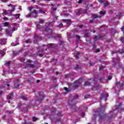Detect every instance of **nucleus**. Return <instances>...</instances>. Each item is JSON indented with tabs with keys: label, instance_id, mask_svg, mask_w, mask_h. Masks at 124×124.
Masks as SVG:
<instances>
[{
	"label": "nucleus",
	"instance_id": "nucleus-1",
	"mask_svg": "<svg viewBox=\"0 0 124 124\" xmlns=\"http://www.w3.org/2000/svg\"><path fill=\"white\" fill-rule=\"evenodd\" d=\"M105 107L103 106L101 108H99L97 109V110H94L95 114L92 119L93 122H95L96 114H98L100 120H103L105 118Z\"/></svg>",
	"mask_w": 124,
	"mask_h": 124
},
{
	"label": "nucleus",
	"instance_id": "nucleus-2",
	"mask_svg": "<svg viewBox=\"0 0 124 124\" xmlns=\"http://www.w3.org/2000/svg\"><path fill=\"white\" fill-rule=\"evenodd\" d=\"M54 47V44L51 43V44H49L47 45H43V46H39L38 49H39V53H42L43 51H47V49L48 48H53Z\"/></svg>",
	"mask_w": 124,
	"mask_h": 124
},
{
	"label": "nucleus",
	"instance_id": "nucleus-3",
	"mask_svg": "<svg viewBox=\"0 0 124 124\" xmlns=\"http://www.w3.org/2000/svg\"><path fill=\"white\" fill-rule=\"evenodd\" d=\"M38 14L37 13V11L36 10H34L33 11L31 12L29 15L26 16L27 18H29L32 16V17H34V18H35L37 17V15Z\"/></svg>",
	"mask_w": 124,
	"mask_h": 124
},
{
	"label": "nucleus",
	"instance_id": "nucleus-4",
	"mask_svg": "<svg viewBox=\"0 0 124 124\" xmlns=\"http://www.w3.org/2000/svg\"><path fill=\"white\" fill-rule=\"evenodd\" d=\"M78 98V95H76L74 96L73 99H72V101L70 103V101L69 100L68 101V103H69L71 106V107H73L76 106V104L75 103H73L75 99H77Z\"/></svg>",
	"mask_w": 124,
	"mask_h": 124
},
{
	"label": "nucleus",
	"instance_id": "nucleus-5",
	"mask_svg": "<svg viewBox=\"0 0 124 124\" xmlns=\"http://www.w3.org/2000/svg\"><path fill=\"white\" fill-rule=\"evenodd\" d=\"M45 31H50V33L49 34H47L46 35L47 36L48 38H50L51 37H52V32H53V30H52V29H49V27H48V26H46V29L45 30Z\"/></svg>",
	"mask_w": 124,
	"mask_h": 124
},
{
	"label": "nucleus",
	"instance_id": "nucleus-6",
	"mask_svg": "<svg viewBox=\"0 0 124 124\" xmlns=\"http://www.w3.org/2000/svg\"><path fill=\"white\" fill-rule=\"evenodd\" d=\"M81 84H82V82H81L80 79H78L74 82L73 87L78 88Z\"/></svg>",
	"mask_w": 124,
	"mask_h": 124
},
{
	"label": "nucleus",
	"instance_id": "nucleus-7",
	"mask_svg": "<svg viewBox=\"0 0 124 124\" xmlns=\"http://www.w3.org/2000/svg\"><path fill=\"white\" fill-rule=\"evenodd\" d=\"M93 83L95 84L93 89H97L98 88V87H99V84H97V82L96 81H95V77H94L93 78Z\"/></svg>",
	"mask_w": 124,
	"mask_h": 124
},
{
	"label": "nucleus",
	"instance_id": "nucleus-8",
	"mask_svg": "<svg viewBox=\"0 0 124 124\" xmlns=\"http://www.w3.org/2000/svg\"><path fill=\"white\" fill-rule=\"evenodd\" d=\"M62 22L69 26H70V24H71V20L70 19H62Z\"/></svg>",
	"mask_w": 124,
	"mask_h": 124
},
{
	"label": "nucleus",
	"instance_id": "nucleus-9",
	"mask_svg": "<svg viewBox=\"0 0 124 124\" xmlns=\"http://www.w3.org/2000/svg\"><path fill=\"white\" fill-rule=\"evenodd\" d=\"M92 18H93V19H96L97 18H99L100 19L101 18V16H97V15L94 14H92Z\"/></svg>",
	"mask_w": 124,
	"mask_h": 124
},
{
	"label": "nucleus",
	"instance_id": "nucleus-10",
	"mask_svg": "<svg viewBox=\"0 0 124 124\" xmlns=\"http://www.w3.org/2000/svg\"><path fill=\"white\" fill-rule=\"evenodd\" d=\"M13 96H14V93L12 92L9 94L7 99H12V98H13Z\"/></svg>",
	"mask_w": 124,
	"mask_h": 124
},
{
	"label": "nucleus",
	"instance_id": "nucleus-11",
	"mask_svg": "<svg viewBox=\"0 0 124 124\" xmlns=\"http://www.w3.org/2000/svg\"><path fill=\"white\" fill-rule=\"evenodd\" d=\"M15 5L12 6V9L11 10H8L10 12V14H12V12H14L15 11Z\"/></svg>",
	"mask_w": 124,
	"mask_h": 124
},
{
	"label": "nucleus",
	"instance_id": "nucleus-12",
	"mask_svg": "<svg viewBox=\"0 0 124 124\" xmlns=\"http://www.w3.org/2000/svg\"><path fill=\"white\" fill-rule=\"evenodd\" d=\"M44 97H45V96H44V95H40V98L37 99V101H42L43 98H44Z\"/></svg>",
	"mask_w": 124,
	"mask_h": 124
},
{
	"label": "nucleus",
	"instance_id": "nucleus-13",
	"mask_svg": "<svg viewBox=\"0 0 124 124\" xmlns=\"http://www.w3.org/2000/svg\"><path fill=\"white\" fill-rule=\"evenodd\" d=\"M38 37V35H36V34H34V42H35V43L37 44L38 42H37V40H36V39Z\"/></svg>",
	"mask_w": 124,
	"mask_h": 124
},
{
	"label": "nucleus",
	"instance_id": "nucleus-14",
	"mask_svg": "<svg viewBox=\"0 0 124 124\" xmlns=\"http://www.w3.org/2000/svg\"><path fill=\"white\" fill-rule=\"evenodd\" d=\"M20 14H17L16 15L13 14L12 15V16H14V17H16V19H19V18H20Z\"/></svg>",
	"mask_w": 124,
	"mask_h": 124
},
{
	"label": "nucleus",
	"instance_id": "nucleus-15",
	"mask_svg": "<svg viewBox=\"0 0 124 124\" xmlns=\"http://www.w3.org/2000/svg\"><path fill=\"white\" fill-rule=\"evenodd\" d=\"M19 83H18V81H16L15 82V88L14 89H17L18 87H19Z\"/></svg>",
	"mask_w": 124,
	"mask_h": 124
},
{
	"label": "nucleus",
	"instance_id": "nucleus-16",
	"mask_svg": "<svg viewBox=\"0 0 124 124\" xmlns=\"http://www.w3.org/2000/svg\"><path fill=\"white\" fill-rule=\"evenodd\" d=\"M84 86H88V87H90V86H91V83L89 82L88 81H85L84 84Z\"/></svg>",
	"mask_w": 124,
	"mask_h": 124
},
{
	"label": "nucleus",
	"instance_id": "nucleus-17",
	"mask_svg": "<svg viewBox=\"0 0 124 124\" xmlns=\"http://www.w3.org/2000/svg\"><path fill=\"white\" fill-rule=\"evenodd\" d=\"M55 6V4H51V9L52 11H55V10H57V8H53Z\"/></svg>",
	"mask_w": 124,
	"mask_h": 124
},
{
	"label": "nucleus",
	"instance_id": "nucleus-18",
	"mask_svg": "<svg viewBox=\"0 0 124 124\" xmlns=\"http://www.w3.org/2000/svg\"><path fill=\"white\" fill-rule=\"evenodd\" d=\"M109 114H110V116H108V120H110V119H111V118H112V117H113V115L114 114V112H112V111H111V112H109Z\"/></svg>",
	"mask_w": 124,
	"mask_h": 124
},
{
	"label": "nucleus",
	"instance_id": "nucleus-19",
	"mask_svg": "<svg viewBox=\"0 0 124 124\" xmlns=\"http://www.w3.org/2000/svg\"><path fill=\"white\" fill-rule=\"evenodd\" d=\"M64 90L67 93H69L71 91V90L70 88H67V87H64Z\"/></svg>",
	"mask_w": 124,
	"mask_h": 124
},
{
	"label": "nucleus",
	"instance_id": "nucleus-20",
	"mask_svg": "<svg viewBox=\"0 0 124 124\" xmlns=\"http://www.w3.org/2000/svg\"><path fill=\"white\" fill-rule=\"evenodd\" d=\"M60 44L62 48H63V47H64V42L62 41H60Z\"/></svg>",
	"mask_w": 124,
	"mask_h": 124
},
{
	"label": "nucleus",
	"instance_id": "nucleus-21",
	"mask_svg": "<svg viewBox=\"0 0 124 124\" xmlns=\"http://www.w3.org/2000/svg\"><path fill=\"white\" fill-rule=\"evenodd\" d=\"M58 60L57 59H54L53 60L51 61V62H54L53 64H52V65H54V64H56V63H57V61Z\"/></svg>",
	"mask_w": 124,
	"mask_h": 124
},
{
	"label": "nucleus",
	"instance_id": "nucleus-22",
	"mask_svg": "<svg viewBox=\"0 0 124 124\" xmlns=\"http://www.w3.org/2000/svg\"><path fill=\"white\" fill-rule=\"evenodd\" d=\"M104 7H107V6H108L109 5V3H108L107 1H106L104 2Z\"/></svg>",
	"mask_w": 124,
	"mask_h": 124
},
{
	"label": "nucleus",
	"instance_id": "nucleus-23",
	"mask_svg": "<svg viewBox=\"0 0 124 124\" xmlns=\"http://www.w3.org/2000/svg\"><path fill=\"white\" fill-rule=\"evenodd\" d=\"M21 98L22 99H23V100H27L28 99V98L27 97V96H25V95L22 96L21 97Z\"/></svg>",
	"mask_w": 124,
	"mask_h": 124
},
{
	"label": "nucleus",
	"instance_id": "nucleus-24",
	"mask_svg": "<svg viewBox=\"0 0 124 124\" xmlns=\"http://www.w3.org/2000/svg\"><path fill=\"white\" fill-rule=\"evenodd\" d=\"M19 61H20L21 62H25V61H26V59H25L24 58L20 57V58L19 59Z\"/></svg>",
	"mask_w": 124,
	"mask_h": 124
},
{
	"label": "nucleus",
	"instance_id": "nucleus-25",
	"mask_svg": "<svg viewBox=\"0 0 124 124\" xmlns=\"http://www.w3.org/2000/svg\"><path fill=\"white\" fill-rule=\"evenodd\" d=\"M8 12H9V11H8H8H7V10L4 11L3 15H7V14H8Z\"/></svg>",
	"mask_w": 124,
	"mask_h": 124
},
{
	"label": "nucleus",
	"instance_id": "nucleus-26",
	"mask_svg": "<svg viewBox=\"0 0 124 124\" xmlns=\"http://www.w3.org/2000/svg\"><path fill=\"white\" fill-rule=\"evenodd\" d=\"M5 31H6V34H7V35H9V36L10 35V32H9L8 30L6 29Z\"/></svg>",
	"mask_w": 124,
	"mask_h": 124
},
{
	"label": "nucleus",
	"instance_id": "nucleus-27",
	"mask_svg": "<svg viewBox=\"0 0 124 124\" xmlns=\"http://www.w3.org/2000/svg\"><path fill=\"white\" fill-rule=\"evenodd\" d=\"M11 63V61H9V62H6L5 63V64H7V65H8V66H9Z\"/></svg>",
	"mask_w": 124,
	"mask_h": 124
},
{
	"label": "nucleus",
	"instance_id": "nucleus-28",
	"mask_svg": "<svg viewBox=\"0 0 124 124\" xmlns=\"http://www.w3.org/2000/svg\"><path fill=\"white\" fill-rule=\"evenodd\" d=\"M4 27H8L9 26V23L6 22L4 23Z\"/></svg>",
	"mask_w": 124,
	"mask_h": 124
},
{
	"label": "nucleus",
	"instance_id": "nucleus-29",
	"mask_svg": "<svg viewBox=\"0 0 124 124\" xmlns=\"http://www.w3.org/2000/svg\"><path fill=\"white\" fill-rule=\"evenodd\" d=\"M105 13L106 12H103L102 11H101L100 12H99V14L100 15H105Z\"/></svg>",
	"mask_w": 124,
	"mask_h": 124
},
{
	"label": "nucleus",
	"instance_id": "nucleus-30",
	"mask_svg": "<svg viewBox=\"0 0 124 124\" xmlns=\"http://www.w3.org/2000/svg\"><path fill=\"white\" fill-rule=\"evenodd\" d=\"M62 27H63V24H62V23H61L59 25L58 28H59V29H61Z\"/></svg>",
	"mask_w": 124,
	"mask_h": 124
},
{
	"label": "nucleus",
	"instance_id": "nucleus-31",
	"mask_svg": "<svg viewBox=\"0 0 124 124\" xmlns=\"http://www.w3.org/2000/svg\"><path fill=\"white\" fill-rule=\"evenodd\" d=\"M79 55H80V53L78 52H77L76 55V59H79V57H78V56H79Z\"/></svg>",
	"mask_w": 124,
	"mask_h": 124
},
{
	"label": "nucleus",
	"instance_id": "nucleus-32",
	"mask_svg": "<svg viewBox=\"0 0 124 124\" xmlns=\"http://www.w3.org/2000/svg\"><path fill=\"white\" fill-rule=\"evenodd\" d=\"M105 0H99V2H100V3H101V4H104V2H105Z\"/></svg>",
	"mask_w": 124,
	"mask_h": 124
},
{
	"label": "nucleus",
	"instance_id": "nucleus-33",
	"mask_svg": "<svg viewBox=\"0 0 124 124\" xmlns=\"http://www.w3.org/2000/svg\"><path fill=\"white\" fill-rule=\"evenodd\" d=\"M76 37L78 39V41L80 40V36H78V35H76Z\"/></svg>",
	"mask_w": 124,
	"mask_h": 124
},
{
	"label": "nucleus",
	"instance_id": "nucleus-34",
	"mask_svg": "<svg viewBox=\"0 0 124 124\" xmlns=\"http://www.w3.org/2000/svg\"><path fill=\"white\" fill-rule=\"evenodd\" d=\"M31 39H28L26 41V43H31Z\"/></svg>",
	"mask_w": 124,
	"mask_h": 124
},
{
	"label": "nucleus",
	"instance_id": "nucleus-35",
	"mask_svg": "<svg viewBox=\"0 0 124 124\" xmlns=\"http://www.w3.org/2000/svg\"><path fill=\"white\" fill-rule=\"evenodd\" d=\"M32 120H33V122H35L37 120V118H36V117H33Z\"/></svg>",
	"mask_w": 124,
	"mask_h": 124
},
{
	"label": "nucleus",
	"instance_id": "nucleus-36",
	"mask_svg": "<svg viewBox=\"0 0 124 124\" xmlns=\"http://www.w3.org/2000/svg\"><path fill=\"white\" fill-rule=\"evenodd\" d=\"M40 13H42V14H45V11L43 10H40Z\"/></svg>",
	"mask_w": 124,
	"mask_h": 124
},
{
	"label": "nucleus",
	"instance_id": "nucleus-37",
	"mask_svg": "<svg viewBox=\"0 0 124 124\" xmlns=\"http://www.w3.org/2000/svg\"><path fill=\"white\" fill-rule=\"evenodd\" d=\"M30 65V67H31V68H34V67H35V66H34V64H29Z\"/></svg>",
	"mask_w": 124,
	"mask_h": 124
},
{
	"label": "nucleus",
	"instance_id": "nucleus-38",
	"mask_svg": "<svg viewBox=\"0 0 124 124\" xmlns=\"http://www.w3.org/2000/svg\"><path fill=\"white\" fill-rule=\"evenodd\" d=\"M0 54H1V55H2V56H4L5 52L3 51H2L0 52Z\"/></svg>",
	"mask_w": 124,
	"mask_h": 124
},
{
	"label": "nucleus",
	"instance_id": "nucleus-39",
	"mask_svg": "<svg viewBox=\"0 0 124 124\" xmlns=\"http://www.w3.org/2000/svg\"><path fill=\"white\" fill-rule=\"evenodd\" d=\"M118 53H120V54H124V50H122V51L119 50V51H118Z\"/></svg>",
	"mask_w": 124,
	"mask_h": 124
},
{
	"label": "nucleus",
	"instance_id": "nucleus-40",
	"mask_svg": "<svg viewBox=\"0 0 124 124\" xmlns=\"http://www.w3.org/2000/svg\"><path fill=\"white\" fill-rule=\"evenodd\" d=\"M39 23L40 24H43V22H44V20L43 19H39Z\"/></svg>",
	"mask_w": 124,
	"mask_h": 124
},
{
	"label": "nucleus",
	"instance_id": "nucleus-41",
	"mask_svg": "<svg viewBox=\"0 0 124 124\" xmlns=\"http://www.w3.org/2000/svg\"><path fill=\"white\" fill-rule=\"evenodd\" d=\"M36 28H37V29H42V26H41L40 25H37L36 26Z\"/></svg>",
	"mask_w": 124,
	"mask_h": 124
},
{
	"label": "nucleus",
	"instance_id": "nucleus-42",
	"mask_svg": "<svg viewBox=\"0 0 124 124\" xmlns=\"http://www.w3.org/2000/svg\"><path fill=\"white\" fill-rule=\"evenodd\" d=\"M61 121V118H57L55 120V122L57 123V122H60Z\"/></svg>",
	"mask_w": 124,
	"mask_h": 124
},
{
	"label": "nucleus",
	"instance_id": "nucleus-43",
	"mask_svg": "<svg viewBox=\"0 0 124 124\" xmlns=\"http://www.w3.org/2000/svg\"><path fill=\"white\" fill-rule=\"evenodd\" d=\"M51 113H54V112H56V108H53L51 110Z\"/></svg>",
	"mask_w": 124,
	"mask_h": 124
},
{
	"label": "nucleus",
	"instance_id": "nucleus-44",
	"mask_svg": "<svg viewBox=\"0 0 124 124\" xmlns=\"http://www.w3.org/2000/svg\"><path fill=\"white\" fill-rule=\"evenodd\" d=\"M84 37H89V33H85Z\"/></svg>",
	"mask_w": 124,
	"mask_h": 124
},
{
	"label": "nucleus",
	"instance_id": "nucleus-45",
	"mask_svg": "<svg viewBox=\"0 0 124 124\" xmlns=\"http://www.w3.org/2000/svg\"><path fill=\"white\" fill-rule=\"evenodd\" d=\"M32 79H31V78H30L29 80H28V83H29V84H31V81H32Z\"/></svg>",
	"mask_w": 124,
	"mask_h": 124
},
{
	"label": "nucleus",
	"instance_id": "nucleus-46",
	"mask_svg": "<svg viewBox=\"0 0 124 124\" xmlns=\"http://www.w3.org/2000/svg\"><path fill=\"white\" fill-rule=\"evenodd\" d=\"M90 96H91V95H86L84 96V98H89V97H90Z\"/></svg>",
	"mask_w": 124,
	"mask_h": 124
},
{
	"label": "nucleus",
	"instance_id": "nucleus-47",
	"mask_svg": "<svg viewBox=\"0 0 124 124\" xmlns=\"http://www.w3.org/2000/svg\"><path fill=\"white\" fill-rule=\"evenodd\" d=\"M24 124H30L31 123L25 121L24 122Z\"/></svg>",
	"mask_w": 124,
	"mask_h": 124
},
{
	"label": "nucleus",
	"instance_id": "nucleus-48",
	"mask_svg": "<svg viewBox=\"0 0 124 124\" xmlns=\"http://www.w3.org/2000/svg\"><path fill=\"white\" fill-rule=\"evenodd\" d=\"M3 20H4V21H8V18L7 17H4L3 18Z\"/></svg>",
	"mask_w": 124,
	"mask_h": 124
},
{
	"label": "nucleus",
	"instance_id": "nucleus-49",
	"mask_svg": "<svg viewBox=\"0 0 124 124\" xmlns=\"http://www.w3.org/2000/svg\"><path fill=\"white\" fill-rule=\"evenodd\" d=\"M29 9L30 11H31V10H32V9H33V7H30L29 8Z\"/></svg>",
	"mask_w": 124,
	"mask_h": 124
},
{
	"label": "nucleus",
	"instance_id": "nucleus-50",
	"mask_svg": "<svg viewBox=\"0 0 124 124\" xmlns=\"http://www.w3.org/2000/svg\"><path fill=\"white\" fill-rule=\"evenodd\" d=\"M16 31V27H14L12 29V32H14V31Z\"/></svg>",
	"mask_w": 124,
	"mask_h": 124
},
{
	"label": "nucleus",
	"instance_id": "nucleus-51",
	"mask_svg": "<svg viewBox=\"0 0 124 124\" xmlns=\"http://www.w3.org/2000/svg\"><path fill=\"white\" fill-rule=\"evenodd\" d=\"M84 0H78V3L80 4L82 3V1H83Z\"/></svg>",
	"mask_w": 124,
	"mask_h": 124
},
{
	"label": "nucleus",
	"instance_id": "nucleus-52",
	"mask_svg": "<svg viewBox=\"0 0 124 124\" xmlns=\"http://www.w3.org/2000/svg\"><path fill=\"white\" fill-rule=\"evenodd\" d=\"M94 41H96L97 40V36H95L94 37Z\"/></svg>",
	"mask_w": 124,
	"mask_h": 124
},
{
	"label": "nucleus",
	"instance_id": "nucleus-53",
	"mask_svg": "<svg viewBox=\"0 0 124 124\" xmlns=\"http://www.w3.org/2000/svg\"><path fill=\"white\" fill-rule=\"evenodd\" d=\"M111 79H112V77L111 76L108 77V80H111Z\"/></svg>",
	"mask_w": 124,
	"mask_h": 124
},
{
	"label": "nucleus",
	"instance_id": "nucleus-54",
	"mask_svg": "<svg viewBox=\"0 0 124 124\" xmlns=\"http://www.w3.org/2000/svg\"><path fill=\"white\" fill-rule=\"evenodd\" d=\"M79 65H77L75 67L76 69H79Z\"/></svg>",
	"mask_w": 124,
	"mask_h": 124
},
{
	"label": "nucleus",
	"instance_id": "nucleus-55",
	"mask_svg": "<svg viewBox=\"0 0 124 124\" xmlns=\"http://www.w3.org/2000/svg\"><path fill=\"white\" fill-rule=\"evenodd\" d=\"M62 114V111H59L58 113H57V116H60Z\"/></svg>",
	"mask_w": 124,
	"mask_h": 124
},
{
	"label": "nucleus",
	"instance_id": "nucleus-56",
	"mask_svg": "<svg viewBox=\"0 0 124 124\" xmlns=\"http://www.w3.org/2000/svg\"><path fill=\"white\" fill-rule=\"evenodd\" d=\"M121 83V82H117L115 83V85L116 86H118V85H119L120 83Z\"/></svg>",
	"mask_w": 124,
	"mask_h": 124
},
{
	"label": "nucleus",
	"instance_id": "nucleus-57",
	"mask_svg": "<svg viewBox=\"0 0 124 124\" xmlns=\"http://www.w3.org/2000/svg\"><path fill=\"white\" fill-rule=\"evenodd\" d=\"M17 54H18V52H14L13 53L14 56H16Z\"/></svg>",
	"mask_w": 124,
	"mask_h": 124
},
{
	"label": "nucleus",
	"instance_id": "nucleus-58",
	"mask_svg": "<svg viewBox=\"0 0 124 124\" xmlns=\"http://www.w3.org/2000/svg\"><path fill=\"white\" fill-rule=\"evenodd\" d=\"M61 36H62L61 35H59V34H57L56 35V37L58 38H61Z\"/></svg>",
	"mask_w": 124,
	"mask_h": 124
},
{
	"label": "nucleus",
	"instance_id": "nucleus-59",
	"mask_svg": "<svg viewBox=\"0 0 124 124\" xmlns=\"http://www.w3.org/2000/svg\"><path fill=\"white\" fill-rule=\"evenodd\" d=\"M90 65H92V66L94 65V63H89Z\"/></svg>",
	"mask_w": 124,
	"mask_h": 124
},
{
	"label": "nucleus",
	"instance_id": "nucleus-60",
	"mask_svg": "<svg viewBox=\"0 0 124 124\" xmlns=\"http://www.w3.org/2000/svg\"><path fill=\"white\" fill-rule=\"evenodd\" d=\"M96 53H98V52H100V49H97L96 50Z\"/></svg>",
	"mask_w": 124,
	"mask_h": 124
},
{
	"label": "nucleus",
	"instance_id": "nucleus-61",
	"mask_svg": "<svg viewBox=\"0 0 124 124\" xmlns=\"http://www.w3.org/2000/svg\"><path fill=\"white\" fill-rule=\"evenodd\" d=\"M103 69V67L102 66H99V70H102Z\"/></svg>",
	"mask_w": 124,
	"mask_h": 124
},
{
	"label": "nucleus",
	"instance_id": "nucleus-62",
	"mask_svg": "<svg viewBox=\"0 0 124 124\" xmlns=\"http://www.w3.org/2000/svg\"><path fill=\"white\" fill-rule=\"evenodd\" d=\"M124 27L121 28V31H123V33H124Z\"/></svg>",
	"mask_w": 124,
	"mask_h": 124
},
{
	"label": "nucleus",
	"instance_id": "nucleus-63",
	"mask_svg": "<svg viewBox=\"0 0 124 124\" xmlns=\"http://www.w3.org/2000/svg\"><path fill=\"white\" fill-rule=\"evenodd\" d=\"M39 57H43V54H42V53H40L39 54Z\"/></svg>",
	"mask_w": 124,
	"mask_h": 124
},
{
	"label": "nucleus",
	"instance_id": "nucleus-64",
	"mask_svg": "<svg viewBox=\"0 0 124 124\" xmlns=\"http://www.w3.org/2000/svg\"><path fill=\"white\" fill-rule=\"evenodd\" d=\"M22 103H18V106H19V107H21V106H22Z\"/></svg>",
	"mask_w": 124,
	"mask_h": 124
}]
</instances>
